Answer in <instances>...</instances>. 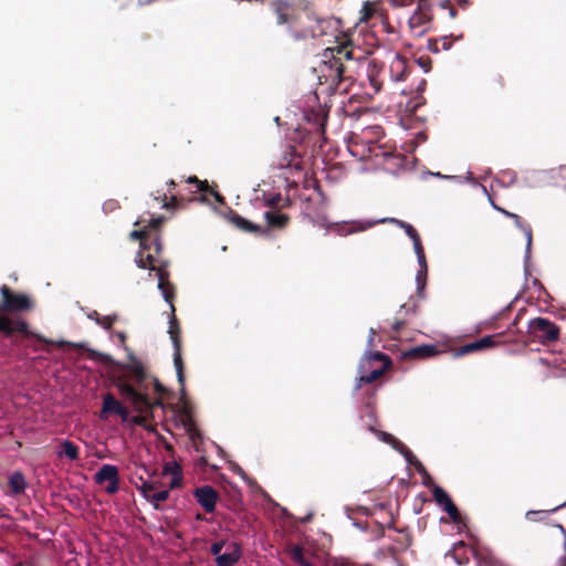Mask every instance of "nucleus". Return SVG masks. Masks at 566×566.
<instances>
[{
  "mask_svg": "<svg viewBox=\"0 0 566 566\" xmlns=\"http://www.w3.org/2000/svg\"><path fill=\"white\" fill-rule=\"evenodd\" d=\"M145 233L146 232L144 230H135V231L130 232V238L133 240H139V239L144 238Z\"/></svg>",
  "mask_w": 566,
  "mask_h": 566,
  "instance_id": "79ce46f5",
  "label": "nucleus"
},
{
  "mask_svg": "<svg viewBox=\"0 0 566 566\" xmlns=\"http://www.w3.org/2000/svg\"><path fill=\"white\" fill-rule=\"evenodd\" d=\"M432 495L437 504L449 514L452 522L460 525L462 518L450 495L441 486L436 484L432 486Z\"/></svg>",
  "mask_w": 566,
  "mask_h": 566,
  "instance_id": "6e6552de",
  "label": "nucleus"
},
{
  "mask_svg": "<svg viewBox=\"0 0 566 566\" xmlns=\"http://www.w3.org/2000/svg\"><path fill=\"white\" fill-rule=\"evenodd\" d=\"M429 22V15L421 11L413 12L408 20L410 31L418 38L422 36L428 31Z\"/></svg>",
  "mask_w": 566,
  "mask_h": 566,
  "instance_id": "4468645a",
  "label": "nucleus"
},
{
  "mask_svg": "<svg viewBox=\"0 0 566 566\" xmlns=\"http://www.w3.org/2000/svg\"><path fill=\"white\" fill-rule=\"evenodd\" d=\"M94 480L97 484L108 482L105 491L108 494H114L119 489V474L118 469L114 464H103L99 470L95 473Z\"/></svg>",
  "mask_w": 566,
  "mask_h": 566,
  "instance_id": "423d86ee",
  "label": "nucleus"
},
{
  "mask_svg": "<svg viewBox=\"0 0 566 566\" xmlns=\"http://www.w3.org/2000/svg\"><path fill=\"white\" fill-rule=\"evenodd\" d=\"M559 175L562 177V179L564 180V187L566 188V165L565 166H562L559 168Z\"/></svg>",
  "mask_w": 566,
  "mask_h": 566,
  "instance_id": "09e8293b",
  "label": "nucleus"
},
{
  "mask_svg": "<svg viewBox=\"0 0 566 566\" xmlns=\"http://www.w3.org/2000/svg\"><path fill=\"white\" fill-rule=\"evenodd\" d=\"M2 295V308L8 312H19L31 307L30 298L24 294H12L8 286L0 289Z\"/></svg>",
  "mask_w": 566,
  "mask_h": 566,
  "instance_id": "0eeeda50",
  "label": "nucleus"
},
{
  "mask_svg": "<svg viewBox=\"0 0 566 566\" xmlns=\"http://www.w3.org/2000/svg\"><path fill=\"white\" fill-rule=\"evenodd\" d=\"M140 484H136L137 490L140 492L143 497H145L147 501L149 500L150 495L153 494L154 485L149 483L148 481L144 480L142 476L139 478Z\"/></svg>",
  "mask_w": 566,
  "mask_h": 566,
  "instance_id": "cd10ccee",
  "label": "nucleus"
},
{
  "mask_svg": "<svg viewBox=\"0 0 566 566\" xmlns=\"http://www.w3.org/2000/svg\"><path fill=\"white\" fill-rule=\"evenodd\" d=\"M165 221V218L164 217H157V218H151L149 220V226L153 228V229H158L161 223Z\"/></svg>",
  "mask_w": 566,
  "mask_h": 566,
  "instance_id": "e433bc0d",
  "label": "nucleus"
},
{
  "mask_svg": "<svg viewBox=\"0 0 566 566\" xmlns=\"http://www.w3.org/2000/svg\"><path fill=\"white\" fill-rule=\"evenodd\" d=\"M154 244H155V249H156V252L159 253L161 251V243H160V240L158 237H156L154 240H153Z\"/></svg>",
  "mask_w": 566,
  "mask_h": 566,
  "instance_id": "8fccbe9b",
  "label": "nucleus"
},
{
  "mask_svg": "<svg viewBox=\"0 0 566 566\" xmlns=\"http://www.w3.org/2000/svg\"><path fill=\"white\" fill-rule=\"evenodd\" d=\"M440 41H441V46L444 51H448L452 45V43L450 41V36H442L440 39Z\"/></svg>",
  "mask_w": 566,
  "mask_h": 566,
  "instance_id": "ea45409f",
  "label": "nucleus"
},
{
  "mask_svg": "<svg viewBox=\"0 0 566 566\" xmlns=\"http://www.w3.org/2000/svg\"><path fill=\"white\" fill-rule=\"evenodd\" d=\"M116 336H117V338L119 339V342H120L122 344H124V343H125L126 336H125V334H124L123 332H117V333H116Z\"/></svg>",
  "mask_w": 566,
  "mask_h": 566,
  "instance_id": "864d4df0",
  "label": "nucleus"
},
{
  "mask_svg": "<svg viewBox=\"0 0 566 566\" xmlns=\"http://www.w3.org/2000/svg\"><path fill=\"white\" fill-rule=\"evenodd\" d=\"M499 181L503 186L509 187L517 182V178L513 172H503L502 178Z\"/></svg>",
  "mask_w": 566,
  "mask_h": 566,
  "instance_id": "2f4dec72",
  "label": "nucleus"
},
{
  "mask_svg": "<svg viewBox=\"0 0 566 566\" xmlns=\"http://www.w3.org/2000/svg\"><path fill=\"white\" fill-rule=\"evenodd\" d=\"M115 207V203L113 201H109V202H105L104 206H103V209L106 210V209H114Z\"/></svg>",
  "mask_w": 566,
  "mask_h": 566,
  "instance_id": "5fc2aeb1",
  "label": "nucleus"
},
{
  "mask_svg": "<svg viewBox=\"0 0 566 566\" xmlns=\"http://www.w3.org/2000/svg\"><path fill=\"white\" fill-rule=\"evenodd\" d=\"M175 185H176V184H175V181H174V180H169V182H168V186H169V187L174 188V187H175Z\"/></svg>",
  "mask_w": 566,
  "mask_h": 566,
  "instance_id": "338daca9",
  "label": "nucleus"
},
{
  "mask_svg": "<svg viewBox=\"0 0 566 566\" xmlns=\"http://www.w3.org/2000/svg\"><path fill=\"white\" fill-rule=\"evenodd\" d=\"M128 358H129V363H128V369L134 373L137 377H143L144 375V367H143V364L138 360L137 357H135V355L129 352L128 353Z\"/></svg>",
  "mask_w": 566,
  "mask_h": 566,
  "instance_id": "a878e982",
  "label": "nucleus"
},
{
  "mask_svg": "<svg viewBox=\"0 0 566 566\" xmlns=\"http://www.w3.org/2000/svg\"><path fill=\"white\" fill-rule=\"evenodd\" d=\"M390 364L391 361L387 355L367 349L358 365V378L354 390L358 391L363 384H371L378 379L389 368Z\"/></svg>",
  "mask_w": 566,
  "mask_h": 566,
  "instance_id": "f03ea898",
  "label": "nucleus"
},
{
  "mask_svg": "<svg viewBox=\"0 0 566 566\" xmlns=\"http://www.w3.org/2000/svg\"><path fill=\"white\" fill-rule=\"evenodd\" d=\"M238 472H239V474H240L243 479L245 478V473L243 472V470H242V469H238Z\"/></svg>",
  "mask_w": 566,
  "mask_h": 566,
  "instance_id": "69168bd1",
  "label": "nucleus"
},
{
  "mask_svg": "<svg viewBox=\"0 0 566 566\" xmlns=\"http://www.w3.org/2000/svg\"><path fill=\"white\" fill-rule=\"evenodd\" d=\"M510 218L514 221L515 226L521 229L526 238V248L524 255V272L527 276L530 274V261H531V249H532V228L522 223L521 218L514 213L510 214Z\"/></svg>",
  "mask_w": 566,
  "mask_h": 566,
  "instance_id": "ddd939ff",
  "label": "nucleus"
},
{
  "mask_svg": "<svg viewBox=\"0 0 566 566\" xmlns=\"http://www.w3.org/2000/svg\"><path fill=\"white\" fill-rule=\"evenodd\" d=\"M402 326V322L400 321H397L395 322V324L392 325V328L395 332H398L400 329V327Z\"/></svg>",
  "mask_w": 566,
  "mask_h": 566,
  "instance_id": "6e6d98bb",
  "label": "nucleus"
},
{
  "mask_svg": "<svg viewBox=\"0 0 566 566\" xmlns=\"http://www.w3.org/2000/svg\"><path fill=\"white\" fill-rule=\"evenodd\" d=\"M377 224V220H352L342 222H322L321 226L326 228L327 231L335 232L340 237L363 232Z\"/></svg>",
  "mask_w": 566,
  "mask_h": 566,
  "instance_id": "39448f33",
  "label": "nucleus"
},
{
  "mask_svg": "<svg viewBox=\"0 0 566 566\" xmlns=\"http://www.w3.org/2000/svg\"><path fill=\"white\" fill-rule=\"evenodd\" d=\"M556 527L559 530V532L562 533L563 538H564L563 545H564L565 556L563 558L566 559V531H565L564 526L560 524H556Z\"/></svg>",
  "mask_w": 566,
  "mask_h": 566,
  "instance_id": "37998d69",
  "label": "nucleus"
},
{
  "mask_svg": "<svg viewBox=\"0 0 566 566\" xmlns=\"http://www.w3.org/2000/svg\"><path fill=\"white\" fill-rule=\"evenodd\" d=\"M434 176L441 177V178H446V179H454V178H457L455 176H443L440 172L434 174Z\"/></svg>",
  "mask_w": 566,
  "mask_h": 566,
  "instance_id": "13d9d810",
  "label": "nucleus"
},
{
  "mask_svg": "<svg viewBox=\"0 0 566 566\" xmlns=\"http://www.w3.org/2000/svg\"><path fill=\"white\" fill-rule=\"evenodd\" d=\"M241 554V546L235 542H230L226 545V551L216 558V564L217 566H234L239 562Z\"/></svg>",
  "mask_w": 566,
  "mask_h": 566,
  "instance_id": "f8f14e48",
  "label": "nucleus"
},
{
  "mask_svg": "<svg viewBox=\"0 0 566 566\" xmlns=\"http://www.w3.org/2000/svg\"><path fill=\"white\" fill-rule=\"evenodd\" d=\"M9 485L13 494H21L27 488V481L21 472H13L9 479Z\"/></svg>",
  "mask_w": 566,
  "mask_h": 566,
  "instance_id": "412c9836",
  "label": "nucleus"
},
{
  "mask_svg": "<svg viewBox=\"0 0 566 566\" xmlns=\"http://www.w3.org/2000/svg\"><path fill=\"white\" fill-rule=\"evenodd\" d=\"M266 206L274 207L281 201L280 193H272L264 197Z\"/></svg>",
  "mask_w": 566,
  "mask_h": 566,
  "instance_id": "f704fd0d",
  "label": "nucleus"
},
{
  "mask_svg": "<svg viewBox=\"0 0 566 566\" xmlns=\"http://www.w3.org/2000/svg\"><path fill=\"white\" fill-rule=\"evenodd\" d=\"M87 317L96 322V318L99 317V314L96 311H92L87 314Z\"/></svg>",
  "mask_w": 566,
  "mask_h": 566,
  "instance_id": "603ef678",
  "label": "nucleus"
},
{
  "mask_svg": "<svg viewBox=\"0 0 566 566\" xmlns=\"http://www.w3.org/2000/svg\"><path fill=\"white\" fill-rule=\"evenodd\" d=\"M390 222L394 224H397L399 228L403 229L406 234L410 238L413 244V250L417 255V261L419 264V271L416 274V289L417 293L420 297L423 296V292L426 289V281H427V274H428V264L424 255V250L421 243V239L417 232V230L410 224L405 221H401L396 218H382L377 220V223H385Z\"/></svg>",
  "mask_w": 566,
  "mask_h": 566,
  "instance_id": "7ed1b4c3",
  "label": "nucleus"
},
{
  "mask_svg": "<svg viewBox=\"0 0 566 566\" xmlns=\"http://www.w3.org/2000/svg\"><path fill=\"white\" fill-rule=\"evenodd\" d=\"M415 469L424 479L423 484L428 485L427 479H430V476H429L428 472L426 471L423 464L420 461H418V462H416Z\"/></svg>",
  "mask_w": 566,
  "mask_h": 566,
  "instance_id": "c9c22d12",
  "label": "nucleus"
},
{
  "mask_svg": "<svg viewBox=\"0 0 566 566\" xmlns=\"http://www.w3.org/2000/svg\"><path fill=\"white\" fill-rule=\"evenodd\" d=\"M333 67H334V70H335V77L340 78L342 73H343V66H342V64L338 62V60H335V61H334Z\"/></svg>",
  "mask_w": 566,
  "mask_h": 566,
  "instance_id": "58836bf2",
  "label": "nucleus"
},
{
  "mask_svg": "<svg viewBox=\"0 0 566 566\" xmlns=\"http://www.w3.org/2000/svg\"><path fill=\"white\" fill-rule=\"evenodd\" d=\"M462 547H464V543L459 542V543L454 544L452 549L447 553V556H451L455 560V563L459 565L463 564L464 562H468V557L461 558L458 555V549L462 548Z\"/></svg>",
  "mask_w": 566,
  "mask_h": 566,
  "instance_id": "c756f323",
  "label": "nucleus"
},
{
  "mask_svg": "<svg viewBox=\"0 0 566 566\" xmlns=\"http://www.w3.org/2000/svg\"><path fill=\"white\" fill-rule=\"evenodd\" d=\"M312 520V514H308L303 518V522H310Z\"/></svg>",
  "mask_w": 566,
  "mask_h": 566,
  "instance_id": "e2e57ef3",
  "label": "nucleus"
},
{
  "mask_svg": "<svg viewBox=\"0 0 566 566\" xmlns=\"http://www.w3.org/2000/svg\"><path fill=\"white\" fill-rule=\"evenodd\" d=\"M168 496H169V491L161 490V491L153 493L150 495L148 502H150L155 509H158V503L166 501L168 499Z\"/></svg>",
  "mask_w": 566,
  "mask_h": 566,
  "instance_id": "c85d7f7f",
  "label": "nucleus"
},
{
  "mask_svg": "<svg viewBox=\"0 0 566 566\" xmlns=\"http://www.w3.org/2000/svg\"><path fill=\"white\" fill-rule=\"evenodd\" d=\"M57 457H66L71 461H75L78 459V448L72 441L63 440Z\"/></svg>",
  "mask_w": 566,
  "mask_h": 566,
  "instance_id": "4be33fe9",
  "label": "nucleus"
},
{
  "mask_svg": "<svg viewBox=\"0 0 566 566\" xmlns=\"http://www.w3.org/2000/svg\"><path fill=\"white\" fill-rule=\"evenodd\" d=\"M142 251H139L136 255L135 262L138 268L146 269L149 268L150 271L156 273V276L158 279L157 287L160 291L164 300L169 304L171 313L175 312V307L171 303L172 300V293L167 287V280L169 276V273L167 271V264H157L154 255L151 253L144 254V250L148 249V247L142 242ZM168 334L170 335V339L174 346V365L177 373L178 382L180 385V390L184 394L185 392V376H184V364L181 358V343L179 338V328L177 326V322L175 318V315L171 314L170 321H169V329Z\"/></svg>",
  "mask_w": 566,
  "mask_h": 566,
  "instance_id": "f257e3e1",
  "label": "nucleus"
},
{
  "mask_svg": "<svg viewBox=\"0 0 566 566\" xmlns=\"http://www.w3.org/2000/svg\"><path fill=\"white\" fill-rule=\"evenodd\" d=\"M528 333L541 344L554 342L559 336L558 327L547 318L536 317L528 323Z\"/></svg>",
  "mask_w": 566,
  "mask_h": 566,
  "instance_id": "20e7f679",
  "label": "nucleus"
},
{
  "mask_svg": "<svg viewBox=\"0 0 566 566\" xmlns=\"http://www.w3.org/2000/svg\"><path fill=\"white\" fill-rule=\"evenodd\" d=\"M449 14H450L451 18H454L455 14H457L455 9H450Z\"/></svg>",
  "mask_w": 566,
  "mask_h": 566,
  "instance_id": "680f3d73",
  "label": "nucleus"
},
{
  "mask_svg": "<svg viewBox=\"0 0 566 566\" xmlns=\"http://www.w3.org/2000/svg\"><path fill=\"white\" fill-rule=\"evenodd\" d=\"M406 72V61L396 55L390 63L391 78L396 82L402 81Z\"/></svg>",
  "mask_w": 566,
  "mask_h": 566,
  "instance_id": "a211bd4d",
  "label": "nucleus"
},
{
  "mask_svg": "<svg viewBox=\"0 0 566 566\" xmlns=\"http://www.w3.org/2000/svg\"><path fill=\"white\" fill-rule=\"evenodd\" d=\"M116 315L99 316L96 318V324L103 327L104 329H109L113 323L116 321Z\"/></svg>",
  "mask_w": 566,
  "mask_h": 566,
  "instance_id": "7c9ffc66",
  "label": "nucleus"
},
{
  "mask_svg": "<svg viewBox=\"0 0 566 566\" xmlns=\"http://www.w3.org/2000/svg\"><path fill=\"white\" fill-rule=\"evenodd\" d=\"M482 190H483V192H484V193H486V195H488L489 202H490V205L492 206V208H493V209H495V210L497 211L501 207H499V206H496V205H495V202L493 201V199L491 198V196L488 193V190H486V188H485L484 186H482Z\"/></svg>",
  "mask_w": 566,
  "mask_h": 566,
  "instance_id": "49530a36",
  "label": "nucleus"
},
{
  "mask_svg": "<svg viewBox=\"0 0 566 566\" xmlns=\"http://www.w3.org/2000/svg\"><path fill=\"white\" fill-rule=\"evenodd\" d=\"M272 7H273V10L276 13L277 23L279 24L286 23L287 22V14H286V12L289 10L287 2L282 1V0H276V1H273Z\"/></svg>",
  "mask_w": 566,
  "mask_h": 566,
  "instance_id": "b1692460",
  "label": "nucleus"
},
{
  "mask_svg": "<svg viewBox=\"0 0 566 566\" xmlns=\"http://www.w3.org/2000/svg\"><path fill=\"white\" fill-rule=\"evenodd\" d=\"M347 565H348V563H347V562H345V560H343V562L340 563V566H347Z\"/></svg>",
  "mask_w": 566,
  "mask_h": 566,
  "instance_id": "774afa93",
  "label": "nucleus"
},
{
  "mask_svg": "<svg viewBox=\"0 0 566 566\" xmlns=\"http://www.w3.org/2000/svg\"><path fill=\"white\" fill-rule=\"evenodd\" d=\"M438 353L436 345H420L409 349L405 356L407 357H431Z\"/></svg>",
  "mask_w": 566,
  "mask_h": 566,
  "instance_id": "6ab92c4d",
  "label": "nucleus"
},
{
  "mask_svg": "<svg viewBox=\"0 0 566 566\" xmlns=\"http://www.w3.org/2000/svg\"><path fill=\"white\" fill-rule=\"evenodd\" d=\"M497 211H500L501 213H503L505 217L510 218V214H514L513 212H510L503 208H500Z\"/></svg>",
  "mask_w": 566,
  "mask_h": 566,
  "instance_id": "4d7b16f0",
  "label": "nucleus"
},
{
  "mask_svg": "<svg viewBox=\"0 0 566 566\" xmlns=\"http://www.w3.org/2000/svg\"><path fill=\"white\" fill-rule=\"evenodd\" d=\"M264 218L270 227L284 228L287 224L289 218L281 212L266 211Z\"/></svg>",
  "mask_w": 566,
  "mask_h": 566,
  "instance_id": "aec40b11",
  "label": "nucleus"
},
{
  "mask_svg": "<svg viewBox=\"0 0 566 566\" xmlns=\"http://www.w3.org/2000/svg\"><path fill=\"white\" fill-rule=\"evenodd\" d=\"M534 177H535V174H532L530 177H525V178L523 179L522 186H525V187H534V186H536V184H535V182H532V181L530 180L531 178H534Z\"/></svg>",
  "mask_w": 566,
  "mask_h": 566,
  "instance_id": "c03bdc74",
  "label": "nucleus"
},
{
  "mask_svg": "<svg viewBox=\"0 0 566 566\" xmlns=\"http://www.w3.org/2000/svg\"><path fill=\"white\" fill-rule=\"evenodd\" d=\"M56 345L57 346H62V345H69V346H73V347H83L82 344H74V343H70V342H65V340H59L56 342Z\"/></svg>",
  "mask_w": 566,
  "mask_h": 566,
  "instance_id": "de8ad7c7",
  "label": "nucleus"
},
{
  "mask_svg": "<svg viewBox=\"0 0 566 566\" xmlns=\"http://www.w3.org/2000/svg\"><path fill=\"white\" fill-rule=\"evenodd\" d=\"M0 329L6 332L11 331L10 322L7 318L0 317Z\"/></svg>",
  "mask_w": 566,
  "mask_h": 566,
  "instance_id": "a19ab883",
  "label": "nucleus"
},
{
  "mask_svg": "<svg viewBox=\"0 0 566 566\" xmlns=\"http://www.w3.org/2000/svg\"><path fill=\"white\" fill-rule=\"evenodd\" d=\"M122 407L120 402L117 401L113 395L107 394L103 397V406L99 413L101 419H106L108 413H116Z\"/></svg>",
  "mask_w": 566,
  "mask_h": 566,
  "instance_id": "f3484780",
  "label": "nucleus"
},
{
  "mask_svg": "<svg viewBox=\"0 0 566 566\" xmlns=\"http://www.w3.org/2000/svg\"><path fill=\"white\" fill-rule=\"evenodd\" d=\"M187 182L191 184V182H195V184H200V181L197 179V177H189L187 179Z\"/></svg>",
  "mask_w": 566,
  "mask_h": 566,
  "instance_id": "bf43d9fd",
  "label": "nucleus"
},
{
  "mask_svg": "<svg viewBox=\"0 0 566 566\" xmlns=\"http://www.w3.org/2000/svg\"><path fill=\"white\" fill-rule=\"evenodd\" d=\"M292 560L300 566H313V564L305 558L304 549L301 545H293L289 548Z\"/></svg>",
  "mask_w": 566,
  "mask_h": 566,
  "instance_id": "5701e85b",
  "label": "nucleus"
},
{
  "mask_svg": "<svg viewBox=\"0 0 566 566\" xmlns=\"http://www.w3.org/2000/svg\"><path fill=\"white\" fill-rule=\"evenodd\" d=\"M494 345V338L491 335L483 336L482 338L468 343L461 346L455 356H463L473 352L482 350L484 348L492 347Z\"/></svg>",
  "mask_w": 566,
  "mask_h": 566,
  "instance_id": "2eb2a0df",
  "label": "nucleus"
},
{
  "mask_svg": "<svg viewBox=\"0 0 566 566\" xmlns=\"http://www.w3.org/2000/svg\"><path fill=\"white\" fill-rule=\"evenodd\" d=\"M375 335H376L375 329H374V328H370V329H369L368 339H367V346H368V348L373 346Z\"/></svg>",
  "mask_w": 566,
  "mask_h": 566,
  "instance_id": "a18cd8bd",
  "label": "nucleus"
},
{
  "mask_svg": "<svg viewBox=\"0 0 566 566\" xmlns=\"http://www.w3.org/2000/svg\"><path fill=\"white\" fill-rule=\"evenodd\" d=\"M379 440L385 443L390 444L396 451L403 455L406 462L411 465H416V462L419 460L413 455V453L397 438L392 434L385 431H374Z\"/></svg>",
  "mask_w": 566,
  "mask_h": 566,
  "instance_id": "9d476101",
  "label": "nucleus"
},
{
  "mask_svg": "<svg viewBox=\"0 0 566 566\" xmlns=\"http://www.w3.org/2000/svg\"><path fill=\"white\" fill-rule=\"evenodd\" d=\"M115 415L119 416L122 421L126 422L129 418V412L126 408L123 406L119 408V411H117Z\"/></svg>",
  "mask_w": 566,
  "mask_h": 566,
  "instance_id": "4c0bfd02",
  "label": "nucleus"
},
{
  "mask_svg": "<svg viewBox=\"0 0 566 566\" xmlns=\"http://www.w3.org/2000/svg\"><path fill=\"white\" fill-rule=\"evenodd\" d=\"M18 325H19V329H20V331H25V328H27V323H24V322H19V323H18Z\"/></svg>",
  "mask_w": 566,
  "mask_h": 566,
  "instance_id": "052dcab7",
  "label": "nucleus"
},
{
  "mask_svg": "<svg viewBox=\"0 0 566 566\" xmlns=\"http://www.w3.org/2000/svg\"><path fill=\"white\" fill-rule=\"evenodd\" d=\"M226 545H227V544H226L224 542H222V541H220V542H214V543L211 545V548H210L211 554H212L213 556H216V558H218V556H220V555H221L222 549H223V547H226Z\"/></svg>",
  "mask_w": 566,
  "mask_h": 566,
  "instance_id": "72a5a7b5",
  "label": "nucleus"
},
{
  "mask_svg": "<svg viewBox=\"0 0 566 566\" xmlns=\"http://www.w3.org/2000/svg\"><path fill=\"white\" fill-rule=\"evenodd\" d=\"M231 221L239 229H242V230L248 231V232H254V231H256L259 229L258 226L253 224L249 220H247V219H244V218H242V217H240L238 214L232 216Z\"/></svg>",
  "mask_w": 566,
  "mask_h": 566,
  "instance_id": "393cba45",
  "label": "nucleus"
},
{
  "mask_svg": "<svg viewBox=\"0 0 566 566\" xmlns=\"http://www.w3.org/2000/svg\"><path fill=\"white\" fill-rule=\"evenodd\" d=\"M155 201L161 200V208L164 209H172L177 206V198L176 196H171L169 200H167L166 193H160L158 191V195L153 198Z\"/></svg>",
  "mask_w": 566,
  "mask_h": 566,
  "instance_id": "bb28decb",
  "label": "nucleus"
},
{
  "mask_svg": "<svg viewBox=\"0 0 566 566\" xmlns=\"http://www.w3.org/2000/svg\"><path fill=\"white\" fill-rule=\"evenodd\" d=\"M344 55H345L346 59H352V52H349V51H346L344 53Z\"/></svg>",
  "mask_w": 566,
  "mask_h": 566,
  "instance_id": "0e129e2a",
  "label": "nucleus"
},
{
  "mask_svg": "<svg viewBox=\"0 0 566 566\" xmlns=\"http://www.w3.org/2000/svg\"><path fill=\"white\" fill-rule=\"evenodd\" d=\"M195 496L207 513L214 512L218 494L213 488L209 485L201 486L196 490Z\"/></svg>",
  "mask_w": 566,
  "mask_h": 566,
  "instance_id": "9b49d317",
  "label": "nucleus"
},
{
  "mask_svg": "<svg viewBox=\"0 0 566 566\" xmlns=\"http://www.w3.org/2000/svg\"><path fill=\"white\" fill-rule=\"evenodd\" d=\"M363 11H364V15L361 18V20H366L368 18V14H369V7H368V2H366L363 7Z\"/></svg>",
  "mask_w": 566,
  "mask_h": 566,
  "instance_id": "3c124183",
  "label": "nucleus"
},
{
  "mask_svg": "<svg viewBox=\"0 0 566 566\" xmlns=\"http://www.w3.org/2000/svg\"><path fill=\"white\" fill-rule=\"evenodd\" d=\"M565 505H566V501L549 511H533V510H531L526 513V517L532 520V516H534V515H547L551 512H556L557 510H559L560 507H564Z\"/></svg>",
  "mask_w": 566,
  "mask_h": 566,
  "instance_id": "473e14b6",
  "label": "nucleus"
},
{
  "mask_svg": "<svg viewBox=\"0 0 566 566\" xmlns=\"http://www.w3.org/2000/svg\"><path fill=\"white\" fill-rule=\"evenodd\" d=\"M163 474L165 476H170V488L174 489L178 486L181 482V468L177 462H167L163 468Z\"/></svg>",
  "mask_w": 566,
  "mask_h": 566,
  "instance_id": "dca6fc26",
  "label": "nucleus"
},
{
  "mask_svg": "<svg viewBox=\"0 0 566 566\" xmlns=\"http://www.w3.org/2000/svg\"><path fill=\"white\" fill-rule=\"evenodd\" d=\"M122 394L136 411L147 412L150 410L151 402L147 395L137 391L132 386H124Z\"/></svg>",
  "mask_w": 566,
  "mask_h": 566,
  "instance_id": "1a4fd4ad",
  "label": "nucleus"
}]
</instances>
